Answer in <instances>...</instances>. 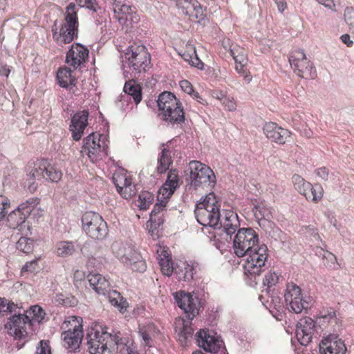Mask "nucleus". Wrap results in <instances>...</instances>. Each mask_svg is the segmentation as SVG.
Instances as JSON below:
<instances>
[{
    "label": "nucleus",
    "mask_w": 354,
    "mask_h": 354,
    "mask_svg": "<svg viewBox=\"0 0 354 354\" xmlns=\"http://www.w3.org/2000/svg\"><path fill=\"white\" fill-rule=\"evenodd\" d=\"M87 344L91 354H135L131 342L120 337V333L114 335L106 331L90 329L86 334Z\"/></svg>",
    "instance_id": "1"
},
{
    "label": "nucleus",
    "mask_w": 354,
    "mask_h": 354,
    "mask_svg": "<svg viewBox=\"0 0 354 354\" xmlns=\"http://www.w3.org/2000/svg\"><path fill=\"white\" fill-rule=\"evenodd\" d=\"M151 64L150 54L143 45L128 48L123 60V73L126 79H138Z\"/></svg>",
    "instance_id": "2"
},
{
    "label": "nucleus",
    "mask_w": 354,
    "mask_h": 354,
    "mask_svg": "<svg viewBox=\"0 0 354 354\" xmlns=\"http://www.w3.org/2000/svg\"><path fill=\"white\" fill-rule=\"evenodd\" d=\"M78 8L77 6L71 3L66 8L64 21L59 23L55 21L53 27V38L59 46L71 43L77 37L78 33Z\"/></svg>",
    "instance_id": "3"
},
{
    "label": "nucleus",
    "mask_w": 354,
    "mask_h": 354,
    "mask_svg": "<svg viewBox=\"0 0 354 354\" xmlns=\"http://www.w3.org/2000/svg\"><path fill=\"white\" fill-rule=\"evenodd\" d=\"M62 177V171L55 165H50L46 160H38L28 165L26 183L28 189L33 192L37 189L39 182L43 179L57 183Z\"/></svg>",
    "instance_id": "4"
},
{
    "label": "nucleus",
    "mask_w": 354,
    "mask_h": 354,
    "mask_svg": "<svg viewBox=\"0 0 354 354\" xmlns=\"http://www.w3.org/2000/svg\"><path fill=\"white\" fill-rule=\"evenodd\" d=\"M197 221L203 226L216 227L220 221V205L214 193L207 194L196 204L194 211Z\"/></svg>",
    "instance_id": "5"
},
{
    "label": "nucleus",
    "mask_w": 354,
    "mask_h": 354,
    "mask_svg": "<svg viewBox=\"0 0 354 354\" xmlns=\"http://www.w3.org/2000/svg\"><path fill=\"white\" fill-rule=\"evenodd\" d=\"M87 279L92 289L99 295L109 294L108 297L110 303L117 307L120 312L124 313L127 310L128 304L120 293L116 290L109 291V282L99 273H90Z\"/></svg>",
    "instance_id": "6"
},
{
    "label": "nucleus",
    "mask_w": 354,
    "mask_h": 354,
    "mask_svg": "<svg viewBox=\"0 0 354 354\" xmlns=\"http://www.w3.org/2000/svg\"><path fill=\"white\" fill-rule=\"evenodd\" d=\"M189 171L191 185L195 188L203 186L211 188L216 183V178L213 171L199 161L193 160L189 163L186 171Z\"/></svg>",
    "instance_id": "7"
},
{
    "label": "nucleus",
    "mask_w": 354,
    "mask_h": 354,
    "mask_svg": "<svg viewBox=\"0 0 354 354\" xmlns=\"http://www.w3.org/2000/svg\"><path fill=\"white\" fill-rule=\"evenodd\" d=\"M82 228L91 238L103 240L108 234L106 223L97 213L87 212L82 217Z\"/></svg>",
    "instance_id": "8"
},
{
    "label": "nucleus",
    "mask_w": 354,
    "mask_h": 354,
    "mask_svg": "<svg viewBox=\"0 0 354 354\" xmlns=\"http://www.w3.org/2000/svg\"><path fill=\"white\" fill-rule=\"evenodd\" d=\"M259 245V236L252 228L239 229L233 241L234 253L239 257L251 252Z\"/></svg>",
    "instance_id": "9"
},
{
    "label": "nucleus",
    "mask_w": 354,
    "mask_h": 354,
    "mask_svg": "<svg viewBox=\"0 0 354 354\" xmlns=\"http://www.w3.org/2000/svg\"><path fill=\"white\" fill-rule=\"evenodd\" d=\"M268 248L265 244L259 245L254 250L244 254L245 257L243 268L245 274L259 276L264 271L268 259Z\"/></svg>",
    "instance_id": "10"
},
{
    "label": "nucleus",
    "mask_w": 354,
    "mask_h": 354,
    "mask_svg": "<svg viewBox=\"0 0 354 354\" xmlns=\"http://www.w3.org/2000/svg\"><path fill=\"white\" fill-rule=\"evenodd\" d=\"M106 147L104 136L91 133L84 140L81 153H86L94 162L106 156Z\"/></svg>",
    "instance_id": "11"
},
{
    "label": "nucleus",
    "mask_w": 354,
    "mask_h": 354,
    "mask_svg": "<svg viewBox=\"0 0 354 354\" xmlns=\"http://www.w3.org/2000/svg\"><path fill=\"white\" fill-rule=\"evenodd\" d=\"M289 62L295 72L300 77L314 79L316 72L313 64L308 60L305 53L300 50L292 53L289 57Z\"/></svg>",
    "instance_id": "12"
},
{
    "label": "nucleus",
    "mask_w": 354,
    "mask_h": 354,
    "mask_svg": "<svg viewBox=\"0 0 354 354\" xmlns=\"http://www.w3.org/2000/svg\"><path fill=\"white\" fill-rule=\"evenodd\" d=\"M39 203L37 198H32L19 205L17 209L10 212L7 218L8 225L10 228H21V225L26 218L30 214L34 207Z\"/></svg>",
    "instance_id": "13"
},
{
    "label": "nucleus",
    "mask_w": 354,
    "mask_h": 354,
    "mask_svg": "<svg viewBox=\"0 0 354 354\" xmlns=\"http://www.w3.org/2000/svg\"><path fill=\"white\" fill-rule=\"evenodd\" d=\"M70 327L62 333L63 346L67 349L77 348L83 338L82 325L77 318L68 322Z\"/></svg>",
    "instance_id": "14"
},
{
    "label": "nucleus",
    "mask_w": 354,
    "mask_h": 354,
    "mask_svg": "<svg viewBox=\"0 0 354 354\" xmlns=\"http://www.w3.org/2000/svg\"><path fill=\"white\" fill-rule=\"evenodd\" d=\"M292 180L295 189L304 195L308 201L317 203L322 198L323 188L321 185L318 184L312 185L297 174L293 175Z\"/></svg>",
    "instance_id": "15"
},
{
    "label": "nucleus",
    "mask_w": 354,
    "mask_h": 354,
    "mask_svg": "<svg viewBox=\"0 0 354 354\" xmlns=\"http://www.w3.org/2000/svg\"><path fill=\"white\" fill-rule=\"evenodd\" d=\"M284 299L286 304L295 313H300L309 307V302L303 298L301 288L295 283L287 285Z\"/></svg>",
    "instance_id": "16"
},
{
    "label": "nucleus",
    "mask_w": 354,
    "mask_h": 354,
    "mask_svg": "<svg viewBox=\"0 0 354 354\" xmlns=\"http://www.w3.org/2000/svg\"><path fill=\"white\" fill-rule=\"evenodd\" d=\"M31 320L29 316L24 314L14 315L8 319L6 328L10 335L16 339H21L28 335V328H30Z\"/></svg>",
    "instance_id": "17"
},
{
    "label": "nucleus",
    "mask_w": 354,
    "mask_h": 354,
    "mask_svg": "<svg viewBox=\"0 0 354 354\" xmlns=\"http://www.w3.org/2000/svg\"><path fill=\"white\" fill-rule=\"evenodd\" d=\"M178 306L187 314L189 319H193L198 314L200 302L198 298L183 291L174 293Z\"/></svg>",
    "instance_id": "18"
},
{
    "label": "nucleus",
    "mask_w": 354,
    "mask_h": 354,
    "mask_svg": "<svg viewBox=\"0 0 354 354\" xmlns=\"http://www.w3.org/2000/svg\"><path fill=\"white\" fill-rule=\"evenodd\" d=\"M113 11L119 23L127 28L132 26L139 20L136 11L130 5L120 2L115 3L113 6Z\"/></svg>",
    "instance_id": "19"
},
{
    "label": "nucleus",
    "mask_w": 354,
    "mask_h": 354,
    "mask_svg": "<svg viewBox=\"0 0 354 354\" xmlns=\"http://www.w3.org/2000/svg\"><path fill=\"white\" fill-rule=\"evenodd\" d=\"M212 333V332L201 329L196 335V341L198 345L205 351L216 353L221 349L223 341Z\"/></svg>",
    "instance_id": "20"
},
{
    "label": "nucleus",
    "mask_w": 354,
    "mask_h": 354,
    "mask_svg": "<svg viewBox=\"0 0 354 354\" xmlns=\"http://www.w3.org/2000/svg\"><path fill=\"white\" fill-rule=\"evenodd\" d=\"M88 48L79 44H73L66 53V62L74 70L85 63L88 57Z\"/></svg>",
    "instance_id": "21"
},
{
    "label": "nucleus",
    "mask_w": 354,
    "mask_h": 354,
    "mask_svg": "<svg viewBox=\"0 0 354 354\" xmlns=\"http://www.w3.org/2000/svg\"><path fill=\"white\" fill-rule=\"evenodd\" d=\"M315 322L310 317L301 319L297 324L295 334L298 342L304 346L308 345L312 340L315 332Z\"/></svg>",
    "instance_id": "22"
},
{
    "label": "nucleus",
    "mask_w": 354,
    "mask_h": 354,
    "mask_svg": "<svg viewBox=\"0 0 354 354\" xmlns=\"http://www.w3.org/2000/svg\"><path fill=\"white\" fill-rule=\"evenodd\" d=\"M319 351L322 354H345L346 348L336 334H329L320 342Z\"/></svg>",
    "instance_id": "23"
},
{
    "label": "nucleus",
    "mask_w": 354,
    "mask_h": 354,
    "mask_svg": "<svg viewBox=\"0 0 354 354\" xmlns=\"http://www.w3.org/2000/svg\"><path fill=\"white\" fill-rule=\"evenodd\" d=\"M263 131L268 140L279 145L284 144L290 136V132L288 129H283L278 126L277 123L272 122L266 123Z\"/></svg>",
    "instance_id": "24"
},
{
    "label": "nucleus",
    "mask_w": 354,
    "mask_h": 354,
    "mask_svg": "<svg viewBox=\"0 0 354 354\" xmlns=\"http://www.w3.org/2000/svg\"><path fill=\"white\" fill-rule=\"evenodd\" d=\"M88 112L86 110L77 112L71 118L69 129L74 140H80L88 125Z\"/></svg>",
    "instance_id": "25"
},
{
    "label": "nucleus",
    "mask_w": 354,
    "mask_h": 354,
    "mask_svg": "<svg viewBox=\"0 0 354 354\" xmlns=\"http://www.w3.org/2000/svg\"><path fill=\"white\" fill-rule=\"evenodd\" d=\"M117 191L124 198H129L136 194L135 185L131 178L124 174H114L112 178Z\"/></svg>",
    "instance_id": "26"
},
{
    "label": "nucleus",
    "mask_w": 354,
    "mask_h": 354,
    "mask_svg": "<svg viewBox=\"0 0 354 354\" xmlns=\"http://www.w3.org/2000/svg\"><path fill=\"white\" fill-rule=\"evenodd\" d=\"M316 323L319 326H323L324 328H330L333 332H336L340 328L336 311L333 308H323L320 310L317 317Z\"/></svg>",
    "instance_id": "27"
},
{
    "label": "nucleus",
    "mask_w": 354,
    "mask_h": 354,
    "mask_svg": "<svg viewBox=\"0 0 354 354\" xmlns=\"http://www.w3.org/2000/svg\"><path fill=\"white\" fill-rule=\"evenodd\" d=\"M240 226V222L238 216L232 211H226L220 221L218 228H223V231L231 236L233 234Z\"/></svg>",
    "instance_id": "28"
},
{
    "label": "nucleus",
    "mask_w": 354,
    "mask_h": 354,
    "mask_svg": "<svg viewBox=\"0 0 354 354\" xmlns=\"http://www.w3.org/2000/svg\"><path fill=\"white\" fill-rule=\"evenodd\" d=\"M111 250L113 254L125 264L129 263L131 257L137 252L131 245L121 241H115Z\"/></svg>",
    "instance_id": "29"
},
{
    "label": "nucleus",
    "mask_w": 354,
    "mask_h": 354,
    "mask_svg": "<svg viewBox=\"0 0 354 354\" xmlns=\"http://www.w3.org/2000/svg\"><path fill=\"white\" fill-rule=\"evenodd\" d=\"M169 198H165L162 196V194L158 193L157 200L158 203H156L153 207V210L150 214L149 221L153 225L155 228L159 227L164 223V211L165 207L167 205V200Z\"/></svg>",
    "instance_id": "30"
},
{
    "label": "nucleus",
    "mask_w": 354,
    "mask_h": 354,
    "mask_svg": "<svg viewBox=\"0 0 354 354\" xmlns=\"http://www.w3.org/2000/svg\"><path fill=\"white\" fill-rule=\"evenodd\" d=\"M177 5L184 10L185 15L194 17L196 19L203 18V8L197 1L178 0Z\"/></svg>",
    "instance_id": "31"
},
{
    "label": "nucleus",
    "mask_w": 354,
    "mask_h": 354,
    "mask_svg": "<svg viewBox=\"0 0 354 354\" xmlns=\"http://www.w3.org/2000/svg\"><path fill=\"white\" fill-rule=\"evenodd\" d=\"M160 114L163 120L173 125L183 123L185 120V113L180 101L176 102L174 107L169 110H165Z\"/></svg>",
    "instance_id": "32"
},
{
    "label": "nucleus",
    "mask_w": 354,
    "mask_h": 354,
    "mask_svg": "<svg viewBox=\"0 0 354 354\" xmlns=\"http://www.w3.org/2000/svg\"><path fill=\"white\" fill-rule=\"evenodd\" d=\"M179 55H180L181 57L185 61L187 62L190 65L199 69L203 68L204 64L198 58L194 45L191 44H187L184 50H181L179 52Z\"/></svg>",
    "instance_id": "33"
},
{
    "label": "nucleus",
    "mask_w": 354,
    "mask_h": 354,
    "mask_svg": "<svg viewBox=\"0 0 354 354\" xmlns=\"http://www.w3.org/2000/svg\"><path fill=\"white\" fill-rule=\"evenodd\" d=\"M179 100L171 92L162 93L157 100L158 109L161 113L165 110H169L176 105V102Z\"/></svg>",
    "instance_id": "34"
},
{
    "label": "nucleus",
    "mask_w": 354,
    "mask_h": 354,
    "mask_svg": "<svg viewBox=\"0 0 354 354\" xmlns=\"http://www.w3.org/2000/svg\"><path fill=\"white\" fill-rule=\"evenodd\" d=\"M223 47L227 50L230 56H232L236 63L248 62L246 53L244 48L238 45H230L229 40L223 41Z\"/></svg>",
    "instance_id": "35"
},
{
    "label": "nucleus",
    "mask_w": 354,
    "mask_h": 354,
    "mask_svg": "<svg viewBox=\"0 0 354 354\" xmlns=\"http://www.w3.org/2000/svg\"><path fill=\"white\" fill-rule=\"evenodd\" d=\"M174 272L179 280L189 281L193 279L196 270L192 265L187 262H180V264L175 268Z\"/></svg>",
    "instance_id": "36"
},
{
    "label": "nucleus",
    "mask_w": 354,
    "mask_h": 354,
    "mask_svg": "<svg viewBox=\"0 0 354 354\" xmlns=\"http://www.w3.org/2000/svg\"><path fill=\"white\" fill-rule=\"evenodd\" d=\"M129 80L124 86V91L131 95L135 103L138 104L142 100V88L136 82V79Z\"/></svg>",
    "instance_id": "37"
},
{
    "label": "nucleus",
    "mask_w": 354,
    "mask_h": 354,
    "mask_svg": "<svg viewBox=\"0 0 354 354\" xmlns=\"http://www.w3.org/2000/svg\"><path fill=\"white\" fill-rule=\"evenodd\" d=\"M72 73L71 68H62L58 71L57 78L62 87L67 88L68 86L74 84L75 78Z\"/></svg>",
    "instance_id": "38"
},
{
    "label": "nucleus",
    "mask_w": 354,
    "mask_h": 354,
    "mask_svg": "<svg viewBox=\"0 0 354 354\" xmlns=\"http://www.w3.org/2000/svg\"><path fill=\"white\" fill-rule=\"evenodd\" d=\"M171 163V151L166 148H163L158 160L157 172L158 174L165 173Z\"/></svg>",
    "instance_id": "39"
},
{
    "label": "nucleus",
    "mask_w": 354,
    "mask_h": 354,
    "mask_svg": "<svg viewBox=\"0 0 354 354\" xmlns=\"http://www.w3.org/2000/svg\"><path fill=\"white\" fill-rule=\"evenodd\" d=\"M74 243L71 241H59L56 245V252L59 257H67L75 252Z\"/></svg>",
    "instance_id": "40"
},
{
    "label": "nucleus",
    "mask_w": 354,
    "mask_h": 354,
    "mask_svg": "<svg viewBox=\"0 0 354 354\" xmlns=\"http://www.w3.org/2000/svg\"><path fill=\"white\" fill-rule=\"evenodd\" d=\"M252 212L254 217L258 221L262 219L269 221L272 218V212L270 209L262 203L254 205Z\"/></svg>",
    "instance_id": "41"
},
{
    "label": "nucleus",
    "mask_w": 354,
    "mask_h": 354,
    "mask_svg": "<svg viewBox=\"0 0 354 354\" xmlns=\"http://www.w3.org/2000/svg\"><path fill=\"white\" fill-rule=\"evenodd\" d=\"M178 185V180L167 178L166 182L165 183L163 186L160 189L158 192L159 194H162L163 197L169 198L174 192Z\"/></svg>",
    "instance_id": "42"
},
{
    "label": "nucleus",
    "mask_w": 354,
    "mask_h": 354,
    "mask_svg": "<svg viewBox=\"0 0 354 354\" xmlns=\"http://www.w3.org/2000/svg\"><path fill=\"white\" fill-rule=\"evenodd\" d=\"M127 265H130L133 270L140 272L145 271L147 268L145 262L142 259L140 253L138 252L131 257Z\"/></svg>",
    "instance_id": "43"
},
{
    "label": "nucleus",
    "mask_w": 354,
    "mask_h": 354,
    "mask_svg": "<svg viewBox=\"0 0 354 354\" xmlns=\"http://www.w3.org/2000/svg\"><path fill=\"white\" fill-rule=\"evenodd\" d=\"M316 254L322 255L323 259L326 260L325 266L329 268H335L337 263V257L333 253L328 251H324L322 248H317Z\"/></svg>",
    "instance_id": "44"
},
{
    "label": "nucleus",
    "mask_w": 354,
    "mask_h": 354,
    "mask_svg": "<svg viewBox=\"0 0 354 354\" xmlns=\"http://www.w3.org/2000/svg\"><path fill=\"white\" fill-rule=\"evenodd\" d=\"M154 329L155 327L153 324H148L147 326H140L139 334L142 337L143 344L145 345L151 346V333Z\"/></svg>",
    "instance_id": "45"
},
{
    "label": "nucleus",
    "mask_w": 354,
    "mask_h": 354,
    "mask_svg": "<svg viewBox=\"0 0 354 354\" xmlns=\"http://www.w3.org/2000/svg\"><path fill=\"white\" fill-rule=\"evenodd\" d=\"M153 200V195L147 191L141 192L138 196V207L140 209H147Z\"/></svg>",
    "instance_id": "46"
},
{
    "label": "nucleus",
    "mask_w": 354,
    "mask_h": 354,
    "mask_svg": "<svg viewBox=\"0 0 354 354\" xmlns=\"http://www.w3.org/2000/svg\"><path fill=\"white\" fill-rule=\"evenodd\" d=\"M27 313L29 314V317L30 316L32 317V319H30L31 323L32 322H40L42 319H44L45 316V313L43 309L37 305L32 306L30 310L27 312Z\"/></svg>",
    "instance_id": "47"
},
{
    "label": "nucleus",
    "mask_w": 354,
    "mask_h": 354,
    "mask_svg": "<svg viewBox=\"0 0 354 354\" xmlns=\"http://www.w3.org/2000/svg\"><path fill=\"white\" fill-rule=\"evenodd\" d=\"M159 265L162 273L168 277L171 275L172 272L175 271L171 259H159Z\"/></svg>",
    "instance_id": "48"
},
{
    "label": "nucleus",
    "mask_w": 354,
    "mask_h": 354,
    "mask_svg": "<svg viewBox=\"0 0 354 354\" xmlns=\"http://www.w3.org/2000/svg\"><path fill=\"white\" fill-rule=\"evenodd\" d=\"M17 248L24 253H29L32 250V241L26 237H21L17 243Z\"/></svg>",
    "instance_id": "49"
},
{
    "label": "nucleus",
    "mask_w": 354,
    "mask_h": 354,
    "mask_svg": "<svg viewBox=\"0 0 354 354\" xmlns=\"http://www.w3.org/2000/svg\"><path fill=\"white\" fill-rule=\"evenodd\" d=\"M344 17L350 31L354 34V8L351 7L346 8L344 10Z\"/></svg>",
    "instance_id": "50"
},
{
    "label": "nucleus",
    "mask_w": 354,
    "mask_h": 354,
    "mask_svg": "<svg viewBox=\"0 0 354 354\" xmlns=\"http://www.w3.org/2000/svg\"><path fill=\"white\" fill-rule=\"evenodd\" d=\"M248 62L236 63L235 69L239 74L243 76L244 80L249 83L252 80V76L245 68Z\"/></svg>",
    "instance_id": "51"
},
{
    "label": "nucleus",
    "mask_w": 354,
    "mask_h": 354,
    "mask_svg": "<svg viewBox=\"0 0 354 354\" xmlns=\"http://www.w3.org/2000/svg\"><path fill=\"white\" fill-rule=\"evenodd\" d=\"M279 277L275 272H269L263 278V283L268 287H272L278 282Z\"/></svg>",
    "instance_id": "52"
},
{
    "label": "nucleus",
    "mask_w": 354,
    "mask_h": 354,
    "mask_svg": "<svg viewBox=\"0 0 354 354\" xmlns=\"http://www.w3.org/2000/svg\"><path fill=\"white\" fill-rule=\"evenodd\" d=\"M180 86L181 87L182 90L187 93V94L192 95L194 98L198 99L200 98V95L198 93L194 92L192 85L191 83L187 80H182L180 82Z\"/></svg>",
    "instance_id": "53"
},
{
    "label": "nucleus",
    "mask_w": 354,
    "mask_h": 354,
    "mask_svg": "<svg viewBox=\"0 0 354 354\" xmlns=\"http://www.w3.org/2000/svg\"><path fill=\"white\" fill-rule=\"evenodd\" d=\"M10 207V202L8 198L3 195H0V221L6 216V211Z\"/></svg>",
    "instance_id": "54"
},
{
    "label": "nucleus",
    "mask_w": 354,
    "mask_h": 354,
    "mask_svg": "<svg viewBox=\"0 0 354 354\" xmlns=\"http://www.w3.org/2000/svg\"><path fill=\"white\" fill-rule=\"evenodd\" d=\"M80 7H85L93 12H96L98 6L96 3V0H76Z\"/></svg>",
    "instance_id": "55"
},
{
    "label": "nucleus",
    "mask_w": 354,
    "mask_h": 354,
    "mask_svg": "<svg viewBox=\"0 0 354 354\" xmlns=\"http://www.w3.org/2000/svg\"><path fill=\"white\" fill-rule=\"evenodd\" d=\"M35 354H52L49 344L47 342L41 341Z\"/></svg>",
    "instance_id": "56"
},
{
    "label": "nucleus",
    "mask_w": 354,
    "mask_h": 354,
    "mask_svg": "<svg viewBox=\"0 0 354 354\" xmlns=\"http://www.w3.org/2000/svg\"><path fill=\"white\" fill-rule=\"evenodd\" d=\"M225 107L230 111H234L236 108V104L233 98L227 97L222 102Z\"/></svg>",
    "instance_id": "57"
},
{
    "label": "nucleus",
    "mask_w": 354,
    "mask_h": 354,
    "mask_svg": "<svg viewBox=\"0 0 354 354\" xmlns=\"http://www.w3.org/2000/svg\"><path fill=\"white\" fill-rule=\"evenodd\" d=\"M180 332L184 334L183 335H185L190 339L192 337L194 330L188 325V323L183 322V327Z\"/></svg>",
    "instance_id": "58"
},
{
    "label": "nucleus",
    "mask_w": 354,
    "mask_h": 354,
    "mask_svg": "<svg viewBox=\"0 0 354 354\" xmlns=\"http://www.w3.org/2000/svg\"><path fill=\"white\" fill-rule=\"evenodd\" d=\"M316 174L324 180H328V171L326 167H321L316 170Z\"/></svg>",
    "instance_id": "59"
},
{
    "label": "nucleus",
    "mask_w": 354,
    "mask_h": 354,
    "mask_svg": "<svg viewBox=\"0 0 354 354\" xmlns=\"http://www.w3.org/2000/svg\"><path fill=\"white\" fill-rule=\"evenodd\" d=\"M319 3L323 4L325 7L335 10V3L334 0H317Z\"/></svg>",
    "instance_id": "60"
},
{
    "label": "nucleus",
    "mask_w": 354,
    "mask_h": 354,
    "mask_svg": "<svg viewBox=\"0 0 354 354\" xmlns=\"http://www.w3.org/2000/svg\"><path fill=\"white\" fill-rule=\"evenodd\" d=\"M36 261H32L27 263L23 268L22 272H34L35 270Z\"/></svg>",
    "instance_id": "61"
},
{
    "label": "nucleus",
    "mask_w": 354,
    "mask_h": 354,
    "mask_svg": "<svg viewBox=\"0 0 354 354\" xmlns=\"http://www.w3.org/2000/svg\"><path fill=\"white\" fill-rule=\"evenodd\" d=\"M342 43L346 44L348 47H351L353 44V41L351 39L350 35L348 34L342 35L340 37Z\"/></svg>",
    "instance_id": "62"
},
{
    "label": "nucleus",
    "mask_w": 354,
    "mask_h": 354,
    "mask_svg": "<svg viewBox=\"0 0 354 354\" xmlns=\"http://www.w3.org/2000/svg\"><path fill=\"white\" fill-rule=\"evenodd\" d=\"M157 253L159 255V259L165 258V259H171L169 252L165 250L164 248H160L157 250Z\"/></svg>",
    "instance_id": "63"
},
{
    "label": "nucleus",
    "mask_w": 354,
    "mask_h": 354,
    "mask_svg": "<svg viewBox=\"0 0 354 354\" xmlns=\"http://www.w3.org/2000/svg\"><path fill=\"white\" fill-rule=\"evenodd\" d=\"M277 4L279 12H283L286 8V2L285 0H274Z\"/></svg>",
    "instance_id": "64"
}]
</instances>
